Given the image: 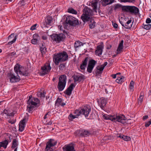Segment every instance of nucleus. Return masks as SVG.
<instances>
[{
    "label": "nucleus",
    "mask_w": 151,
    "mask_h": 151,
    "mask_svg": "<svg viewBox=\"0 0 151 151\" xmlns=\"http://www.w3.org/2000/svg\"><path fill=\"white\" fill-rule=\"evenodd\" d=\"M114 2V0H102L101 3L103 6H106L111 4Z\"/></svg>",
    "instance_id": "obj_26"
},
{
    "label": "nucleus",
    "mask_w": 151,
    "mask_h": 151,
    "mask_svg": "<svg viewBox=\"0 0 151 151\" xmlns=\"http://www.w3.org/2000/svg\"><path fill=\"white\" fill-rule=\"evenodd\" d=\"M16 113V111H13L12 112H11L9 110L5 109L1 113V115H3L4 114H6L9 116H13L14 114Z\"/></svg>",
    "instance_id": "obj_17"
},
{
    "label": "nucleus",
    "mask_w": 151,
    "mask_h": 151,
    "mask_svg": "<svg viewBox=\"0 0 151 151\" xmlns=\"http://www.w3.org/2000/svg\"><path fill=\"white\" fill-rule=\"evenodd\" d=\"M134 86V82L133 81H132L130 83L129 86Z\"/></svg>",
    "instance_id": "obj_60"
},
{
    "label": "nucleus",
    "mask_w": 151,
    "mask_h": 151,
    "mask_svg": "<svg viewBox=\"0 0 151 151\" xmlns=\"http://www.w3.org/2000/svg\"><path fill=\"white\" fill-rule=\"evenodd\" d=\"M75 85L73 83H71L66 90L64 91V93L68 96H70Z\"/></svg>",
    "instance_id": "obj_14"
},
{
    "label": "nucleus",
    "mask_w": 151,
    "mask_h": 151,
    "mask_svg": "<svg viewBox=\"0 0 151 151\" xmlns=\"http://www.w3.org/2000/svg\"><path fill=\"white\" fill-rule=\"evenodd\" d=\"M104 45L103 42H101L96 47V49L95 50V54L99 56H101L102 55Z\"/></svg>",
    "instance_id": "obj_11"
},
{
    "label": "nucleus",
    "mask_w": 151,
    "mask_h": 151,
    "mask_svg": "<svg viewBox=\"0 0 151 151\" xmlns=\"http://www.w3.org/2000/svg\"><path fill=\"white\" fill-rule=\"evenodd\" d=\"M76 18L71 16H69L68 17H67L65 21H66V23L65 24L66 25L68 24H72V21Z\"/></svg>",
    "instance_id": "obj_23"
},
{
    "label": "nucleus",
    "mask_w": 151,
    "mask_h": 151,
    "mask_svg": "<svg viewBox=\"0 0 151 151\" xmlns=\"http://www.w3.org/2000/svg\"><path fill=\"white\" fill-rule=\"evenodd\" d=\"M151 124V119L149 121L146 122L145 123V126L146 127H147Z\"/></svg>",
    "instance_id": "obj_47"
},
{
    "label": "nucleus",
    "mask_w": 151,
    "mask_h": 151,
    "mask_svg": "<svg viewBox=\"0 0 151 151\" xmlns=\"http://www.w3.org/2000/svg\"><path fill=\"white\" fill-rule=\"evenodd\" d=\"M105 137L106 138L105 139L108 140H111L113 138V137L111 136H109L108 137Z\"/></svg>",
    "instance_id": "obj_54"
},
{
    "label": "nucleus",
    "mask_w": 151,
    "mask_h": 151,
    "mask_svg": "<svg viewBox=\"0 0 151 151\" xmlns=\"http://www.w3.org/2000/svg\"><path fill=\"white\" fill-rule=\"evenodd\" d=\"M72 77L74 80L75 82H80L83 81L85 79V76L82 74H80L78 75L73 76Z\"/></svg>",
    "instance_id": "obj_13"
},
{
    "label": "nucleus",
    "mask_w": 151,
    "mask_h": 151,
    "mask_svg": "<svg viewBox=\"0 0 151 151\" xmlns=\"http://www.w3.org/2000/svg\"><path fill=\"white\" fill-rule=\"evenodd\" d=\"M88 65L94 67V60L93 59L89 60Z\"/></svg>",
    "instance_id": "obj_39"
},
{
    "label": "nucleus",
    "mask_w": 151,
    "mask_h": 151,
    "mask_svg": "<svg viewBox=\"0 0 151 151\" xmlns=\"http://www.w3.org/2000/svg\"><path fill=\"white\" fill-rule=\"evenodd\" d=\"M57 143V142L55 141L54 139H50L47 143L45 149L47 150H48L51 147L54 146Z\"/></svg>",
    "instance_id": "obj_15"
},
{
    "label": "nucleus",
    "mask_w": 151,
    "mask_h": 151,
    "mask_svg": "<svg viewBox=\"0 0 151 151\" xmlns=\"http://www.w3.org/2000/svg\"><path fill=\"white\" fill-rule=\"evenodd\" d=\"M68 12L70 13L75 14H77V12L72 7L68 9Z\"/></svg>",
    "instance_id": "obj_33"
},
{
    "label": "nucleus",
    "mask_w": 151,
    "mask_h": 151,
    "mask_svg": "<svg viewBox=\"0 0 151 151\" xmlns=\"http://www.w3.org/2000/svg\"><path fill=\"white\" fill-rule=\"evenodd\" d=\"M89 133V132L87 131H84L83 132L81 133V135L82 136L85 137L88 135Z\"/></svg>",
    "instance_id": "obj_41"
},
{
    "label": "nucleus",
    "mask_w": 151,
    "mask_h": 151,
    "mask_svg": "<svg viewBox=\"0 0 151 151\" xmlns=\"http://www.w3.org/2000/svg\"><path fill=\"white\" fill-rule=\"evenodd\" d=\"M50 113L49 112H47L46 114L44 117V119L45 120L46 118L47 117H49L50 116Z\"/></svg>",
    "instance_id": "obj_48"
},
{
    "label": "nucleus",
    "mask_w": 151,
    "mask_h": 151,
    "mask_svg": "<svg viewBox=\"0 0 151 151\" xmlns=\"http://www.w3.org/2000/svg\"><path fill=\"white\" fill-rule=\"evenodd\" d=\"M56 103H58L60 105L62 102V100L61 99L58 98L56 101Z\"/></svg>",
    "instance_id": "obj_50"
},
{
    "label": "nucleus",
    "mask_w": 151,
    "mask_h": 151,
    "mask_svg": "<svg viewBox=\"0 0 151 151\" xmlns=\"http://www.w3.org/2000/svg\"><path fill=\"white\" fill-rule=\"evenodd\" d=\"M83 45V44L81 42L79 41H77L74 43V47L75 49H76L81 45Z\"/></svg>",
    "instance_id": "obj_31"
},
{
    "label": "nucleus",
    "mask_w": 151,
    "mask_h": 151,
    "mask_svg": "<svg viewBox=\"0 0 151 151\" xmlns=\"http://www.w3.org/2000/svg\"><path fill=\"white\" fill-rule=\"evenodd\" d=\"M52 19V17L48 16L45 19V22L47 24L51 25Z\"/></svg>",
    "instance_id": "obj_32"
},
{
    "label": "nucleus",
    "mask_w": 151,
    "mask_h": 151,
    "mask_svg": "<svg viewBox=\"0 0 151 151\" xmlns=\"http://www.w3.org/2000/svg\"><path fill=\"white\" fill-rule=\"evenodd\" d=\"M124 76H122L121 77H119L116 80V83H121L123 82H124Z\"/></svg>",
    "instance_id": "obj_35"
},
{
    "label": "nucleus",
    "mask_w": 151,
    "mask_h": 151,
    "mask_svg": "<svg viewBox=\"0 0 151 151\" xmlns=\"http://www.w3.org/2000/svg\"><path fill=\"white\" fill-rule=\"evenodd\" d=\"M97 102L100 107L103 109L106 105L107 102L106 100L103 98H100L97 101Z\"/></svg>",
    "instance_id": "obj_16"
},
{
    "label": "nucleus",
    "mask_w": 151,
    "mask_h": 151,
    "mask_svg": "<svg viewBox=\"0 0 151 151\" xmlns=\"http://www.w3.org/2000/svg\"><path fill=\"white\" fill-rule=\"evenodd\" d=\"M96 76L98 77L100 76L104 69V68H102L100 66H98L96 67Z\"/></svg>",
    "instance_id": "obj_18"
},
{
    "label": "nucleus",
    "mask_w": 151,
    "mask_h": 151,
    "mask_svg": "<svg viewBox=\"0 0 151 151\" xmlns=\"http://www.w3.org/2000/svg\"><path fill=\"white\" fill-rule=\"evenodd\" d=\"M92 6L93 7V10H94V2L92 1L91 3Z\"/></svg>",
    "instance_id": "obj_63"
},
{
    "label": "nucleus",
    "mask_w": 151,
    "mask_h": 151,
    "mask_svg": "<svg viewBox=\"0 0 151 151\" xmlns=\"http://www.w3.org/2000/svg\"><path fill=\"white\" fill-rule=\"evenodd\" d=\"M143 98V96H142V95L140 96L139 98L138 99V104L139 103H141L142 102Z\"/></svg>",
    "instance_id": "obj_46"
},
{
    "label": "nucleus",
    "mask_w": 151,
    "mask_h": 151,
    "mask_svg": "<svg viewBox=\"0 0 151 151\" xmlns=\"http://www.w3.org/2000/svg\"><path fill=\"white\" fill-rule=\"evenodd\" d=\"M39 41H37V40H36L35 39H32L31 40V43L35 45H36L37 44L38 42Z\"/></svg>",
    "instance_id": "obj_45"
},
{
    "label": "nucleus",
    "mask_w": 151,
    "mask_h": 151,
    "mask_svg": "<svg viewBox=\"0 0 151 151\" xmlns=\"http://www.w3.org/2000/svg\"><path fill=\"white\" fill-rule=\"evenodd\" d=\"M40 48L41 52L42 55L45 53L46 48L45 44L44 42H42L40 46Z\"/></svg>",
    "instance_id": "obj_22"
},
{
    "label": "nucleus",
    "mask_w": 151,
    "mask_h": 151,
    "mask_svg": "<svg viewBox=\"0 0 151 151\" xmlns=\"http://www.w3.org/2000/svg\"><path fill=\"white\" fill-rule=\"evenodd\" d=\"M51 67L49 63H45L44 65L41 67V70L40 72V74L42 76H44L48 74L50 71Z\"/></svg>",
    "instance_id": "obj_7"
},
{
    "label": "nucleus",
    "mask_w": 151,
    "mask_h": 151,
    "mask_svg": "<svg viewBox=\"0 0 151 151\" xmlns=\"http://www.w3.org/2000/svg\"><path fill=\"white\" fill-rule=\"evenodd\" d=\"M91 109L89 106H85L81 109L76 110L74 112L76 115H74L71 114H70L68 116V119L70 120H72L75 118H77L81 114L85 115L86 117H87Z\"/></svg>",
    "instance_id": "obj_2"
},
{
    "label": "nucleus",
    "mask_w": 151,
    "mask_h": 151,
    "mask_svg": "<svg viewBox=\"0 0 151 151\" xmlns=\"http://www.w3.org/2000/svg\"><path fill=\"white\" fill-rule=\"evenodd\" d=\"M117 74H112L111 75V76L113 78H116Z\"/></svg>",
    "instance_id": "obj_61"
},
{
    "label": "nucleus",
    "mask_w": 151,
    "mask_h": 151,
    "mask_svg": "<svg viewBox=\"0 0 151 151\" xmlns=\"http://www.w3.org/2000/svg\"><path fill=\"white\" fill-rule=\"evenodd\" d=\"M19 73L20 75H22L25 76H27L29 75L28 70L27 69H26L23 71L19 70Z\"/></svg>",
    "instance_id": "obj_27"
},
{
    "label": "nucleus",
    "mask_w": 151,
    "mask_h": 151,
    "mask_svg": "<svg viewBox=\"0 0 151 151\" xmlns=\"http://www.w3.org/2000/svg\"><path fill=\"white\" fill-rule=\"evenodd\" d=\"M9 140L8 139H6L0 142V149L1 147H3L4 149H6L7 148V145L9 143Z\"/></svg>",
    "instance_id": "obj_21"
},
{
    "label": "nucleus",
    "mask_w": 151,
    "mask_h": 151,
    "mask_svg": "<svg viewBox=\"0 0 151 151\" xmlns=\"http://www.w3.org/2000/svg\"><path fill=\"white\" fill-rule=\"evenodd\" d=\"M118 137L126 141H129L131 139L130 137L128 136L120 135L118 136Z\"/></svg>",
    "instance_id": "obj_30"
},
{
    "label": "nucleus",
    "mask_w": 151,
    "mask_h": 151,
    "mask_svg": "<svg viewBox=\"0 0 151 151\" xmlns=\"http://www.w3.org/2000/svg\"><path fill=\"white\" fill-rule=\"evenodd\" d=\"M75 145L72 143L66 145L63 147L64 151H76L74 148Z\"/></svg>",
    "instance_id": "obj_12"
},
{
    "label": "nucleus",
    "mask_w": 151,
    "mask_h": 151,
    "mask_svg": "<svg viewBox=\"0 0 151 151\" xmlns=\"http://www.w3.org/2000/svg\"><path fill=\"white\" fill-rule=\"evenodd\" d=\"M151 27V24H147L146 25L144 24L143 28L147 30L149 29Z\"/></svg>",
    "instance_id": "obj_40"
},
{
    "label": "nucleus",
    "mask_w": 151,
    "mask_h": 151,
    "mask_svg": "<svg viewBox=\"0 0 151 151\" xmlns=\"http://www.w3.org/2000/svg\"><path fill=\"white\" fill-rule=\"evenodd\" d=\"M113 118H113V121L114 122L117 121L122 124H124L125 122V116L124 115L113 116Z\"/></svg>",
    "instance_id": "obj_9"
},
{
    "label": "nucleus",
    "mask_w": 151,
    "mask_h": 151,
    "mask_svg": "<svg viewBox=\"0 0 151 151\" xmlns=\"http://www.w3.org/2000/svg\"><path fill=\"white\" fill-rule=\"evenodd\" d=\"M148 118V116L147 115H146L144 116L142 118L143 120H145L147 119Z\"/></svg>",
    "instance_id": "obj_59"
},
{
    "label": "nucleus",
    "mask_w": 151,
    "mask_h": 151,
    "mask_svg": "<svg viewBox=\"0 0 151 151\" xmlns=\"http://www.w3.org/2000/svg\"><path fill=\"white\" fill-rule=\"evenodd\" d=\"M58 88L59 91H62L64 88L67 80V77L65 75L61 76L59 78Z\"/></svg>",
    "instance_id": "obj_5"
},
{
    "label": "nucleus",
    "mask_w": 151,
    "mask_h": 151,
    "mask_svg": "<svg viewBox=\"0 0 151 151\" xmlns=\"http://www.w3.org/2000/svg\"><path fill=\"white\" fill-rule=\"evenodd\" d=\"M93 68V66H90L88 65L87 69V71L89 73H91L92 70Z\"/></svg>",
    "instance_id": "obj_42"
},
{
    "label": "nucleus",
    "mask_w": 151,
    "mask_h": 151,
    "mask_svg": "<svg viewBox=\"0 0 151 151\" xmlns=\"http://www.w3.org/2000/svg\"><path fill=\"white\" fill-rule=\"evenodd\" d=\"M14 34H11L10 35H9L8 37V39H10V38H13V37H14V39H13V40H12L10 42H9L7 44L8 45H11L14 42L16 39H17V36H15L14 37Z\"/></svg>",
    "instance_id": "obj_25"
},
{
    "label": "nucleus",
    "mask_w": 151,
    "mask_h": 151,
    "mask_svg": "<svg viewBox=\"0 0 151 151\" xmlns=\"http://www.w3.org/2000/svg\"><path fill=\"white\" fill-rule=\"evenodd\" d=\"M151 22V20L150 18H147L146 21V22L147 24H149Z\"/></svg>",
    "instance_id": "obj_57"
},
{
    "label": "nucleus",
    "mask_w": 151,
    "mask_h": 151,
    "mask_svg": "<svg viewBox=\"0 0 151 151\" xmlns=\"http://www.w3.org/2000/svg\"><path fill=\"white\" fill-rule=\"evenodd\" d=\"M14 70L15 73L18 74V72H19V70H20V65L18 64L16 65L14 67Z\"/></svg>",
    "instance_id": "obj_37"
},
{
    "label": "nucleus",
    "mask_w": 151,
    "mask_h": 151,
    "mask_svg": "<svg viewBox=\"0 0 151 151\" xmlns=\"http://www.w3.org/2000/svg\"><path fill=\"white\" fill-rule=\"evenodd\" d=\"M8 122L9 123H11V124H14L15 123V121H12L11 120H9L8 121Z\"/></svg>",
    "instance_id": "obj_64"
},
{
    "label": "nucleus",
    "mask_w": 151,
    "mask_h": 151,
    "mask_svg": "<svg viewBox=\"0 0 151 151\" xmlns=\"http://www.w3.org/2000/svg\"><path fill=\"white\" fill-rule=\"evenodd\" d=\"M131 20H129L124 25L125 28L129 29L132 27V24L131 23Z\"/></svg>",
    "instance_id": "obj_28"
},
{
    "label": "nucleus",
    "mask_w": 151,
    "mask_h": 151,
    "mask_svg": "<svg viewBox=\"0 0 151 151\" xmlns=\"http://www.w3.org/2000/svg\"><path fill=\"white\" fill-rule=\"evenodd\" d=\"M26 121V119L24 118L21 120L19 122V131L21 132L24 130L25 124Z\"/></svg>",
    "instance_id": "obj_20"
},
{
    "label": "nucleus",
    "mask_w": 151,
    "mask_h": 151,
    "mask_svg": "<svg viewBox=\"0 0 151 151\" xmlns=\"http://www.w3.org/2000/svg\"><path fill=\"white\" fill-rule=\"evenodd\" d=\"M50 37L53 41H55L57 43L63 41L66 37L65 34L62 33L59 34H53L50 35Z\"/></svg>",
    "instance_id": "obj_6"
},
{
    "label": "nucleus",
    "mask_w": 151,
    "mask_h": 151,
    "mask_svg": "<svg viewBox=\"0 0 151 151\" xmlns=\"http://www.w3.org/2000/svg\"><path fill=\"white\" fill-rule=\"evenodd\" d=\"M124 42L123 40H122L119 43L118 48L116 50V52L117 54L120 53L122 51L123 48V44Z\"/></svg>",
    "instance_id": "obj_24"
},
{
    "label": "nucleus",
    "mask_w": 151,
    "mask_h": 151,
    "mask_svg": "<svg viewBox=\"0 0 151 151\" xmlns=\"http://www.w3.org/2000/svg\"><path fill=\"white\" fill-rule=\"evenodd\" d=\"M121 6V5L119 4H117L115 6V7L114 9V10H116L117 9L120 8Z\"/></svg>",
    "instance_id": "obj_52"
},
{
    "label": "nucleus",
    "mask_w": 151,
    "mask_h": 151,
    "mask_svg": "<svg viewBox=\"0 0 151 151\" xmlns=\"http://www.w3.org/2000/svg\"><path fill=\"white\" fill-rule=\"evenodd\" d=\"M83 13L81 17V19L84 23L90 21L91 24H90L89 27L93 28L94 27V21L92 18L93 15L92 10L88 8H84L83 10Z\"/></svg>",
    "instance_id": "obj_1"
},
{
    "label": "nucleus",
    "mask_w": 151,
    "mask_h": 151,
    "mask_svg": "<svg viewBox=\"0 0 151 151\" xmlns=\"http://www.w3.org/2000/svg\"><path fill=\"white\" fill-rule=\"evenodd\" d=\"M33 39H35L38 41H39V40L40 39V38L39 36V35L37 33L34 34L33 35Z\"/></svg>",
    "instance_id": "obj_38"
},
{
    "label": "nucleus",
    "mask_w": 151,
    "mask_h": 151,
    "mask_svg": "<svg viewBox=\"0 0 151 151\" xmlns=\"http://www.w3.org/2000/svg\"><path fill=\"white\" fill-rule=\"evenodd\" d=\"M8 76L10 80V81L11 83H14L19 81L20 80V77L19 76H16L11 73H8Z\"/></svg>",
    "instance_id": "obj_10"
},
{
    "label": "nucleus",
    "mask_w": 151,
    "mask_h": 151,
    "mask_svg": "<svg viewBox=\"0 0 151 151\" xmlns=\"http://www.w3.org/2000/svg\"><path fill=\"white\" fill-rule=\"evenodd\" d=\"M34 100L31 101H27V104L28 105L27 106V109L29 113H32L35 107H37V103L34 101Z\"/></svg>",
    "instance_id": "obj_8"
},
{
    "label": "nucleus",
    "mask_w": 151,
    "mask_h": 151,
    "mask_svg": "<svg viewBox=\"0 0 151 151\" xmlns=\"http://www.w3.org/2000/svg\"><path fill=\"white\" fill-rule=\"evenodd\" d=\"M19 4L21 6H23L25 5L26 4L25 3V1L24 0H22L19 3Z\"/></svg>",
    "instance_id": "obj_51"
},
{
    "label": "nucleus",
    "mask_w": 151,
    "mask_h": 151,
    "mask_svg": "<svg viewBox=\"0 0 151 151\" xmlns=\"http://www.w3.org/2000/svg\"><path fill=\"white\" fill-rule=\"evenodd\" d=\"M45 93L43 92V93H40V96L41 97L44 98L45 97Z\"/></svg>",
    "instance_id": "obj_58"
},
{
    "label": "nucleus",
    "mask_w": 151,
    "mask_h": 151,
    "mask_svg": "<svg viewBox=\"0 0 151 151\" xmlns=\"http://www.w3.org/2000/svg\"><path fill=\"white\" fill-rule=\"evenodd\" d=\"M122 10L125 12L129 13L132 15H136L139 13L138 8L134 6H123Z\"/></svg>",
    "instance_id": "obj_4"
},
{
    "label": "nucleus",
    "mask_w": 151,
    "mask_h": 151,
    "mask_svg": "<svg viewBox=\"0 0 151 151\" xmlns=\"http://www.w3.org/2000/svg\"><path fill=\"white\" fill-rule=\"evenodd\" d=\"M79 24V22L78 20L76 19H75L73 21H72V24H70L69 25L73 26H76L77 25H78Z\"/></svg>",
    "instance_id": "obj_34"
},
{
    "label": "nucleus",
    "mask_w": 151,
    "mask_h": 151,
    "mask_svg": "<svg viewBox=\"0 0 151 151\" xmlns=\"http://www.w3.org/2000/svg\"><path fill=\"white\" fill-rule=\"evenodd\" d=\"M99 0H95V12H97L98 10L97 8V4Z\"/></svg>",
    "instance_id": "obj_49"
},
{
    "label": "nucleus",
    "mask_w": 151,
    "mask_h": 151,
    "mask_svg": "<svg viewBox=\"0 0 151 151\" xmlns=\"http://www.w3.org/2000/svg\"><path fill=\"white\" fill-rule=\"evenodd\" d=\"M103 119H109L113 121V116L107 115H104L102 117Z\"/></svg>",
    "instance_id": "obj_36"
},
{
    "label": "nucleus",
    "mask_w": 151,
    "mask_h": 151,
    "mask_svg": "<svg viewBox=\"0 0 151 151\" xmlns=\"http://www.w3.org/2000/svg\"><path fill=\"white\" fill-rule=\"evenodd\" d=\"M66 65V63L60 64V70H63L65 67Z\"/></svg>",
    "instance_id": "obj_43"
},
{
    "label": "nucleus",
    "mask_w": 151,
    "mask_h": 151,
    "mask_svg": "<svg viewBox=\"0 0 151 151\" xmlns=\"http://www.w3.org/2000/svg\"><path fill=\"white\" fill-rule=\"evenodd\" d=\"M18 142L17 139H13L11 148L12 149H14L18 146Z\"/></svg>",
    "instance_id": "obj_29"
},
{
    "label": "nucleus",
    "mask_w": 151,
    "mask_h": 151,
    "mask_svg": "<svg viewBox=\"0 0 151 151\" xmlns=\"http://www.w3.org/2000/svg\"><path fill=\"white\" fill-rule=\"evenodd\" d=\"M68 55L65 51L59 53L57 54H54L53 57V61L56 65H58L59 62H63L68 59Z\"/></svg>",
    "instance_id": "obj_3"
},
{
    "label": "nucleus",
    "mask_w": 151,
    "mask_h": 151,
    "mask_svg": "<svg viewBox=\"0 0 151 151\" xmlns=\"http://www.w3.org/2000/svg\"><path fill=\"white\" fill-rule=\"evenodd\" d=\"M66 23V21L65 20V22L64 23V28L65 29H67L68 24L66 25V24H65Z\"/></svg>",
    "instance_id": "obj_62"
},
{
    "label": "nucleus",
    "mask_w": 151,
    "mask_h": 151,
    "mask_svg": "<svg viewBox=\"0 0 151 151\" xmlns=\"http://www.w3.org/2000/svg\"><path fill=\"white\" fill-rule=\"evenodd\" d=\"M108 64V63L107 62H105L103 64L100 65L101 67H102V68H103L104 69V68Z\"/></svg>",
    "instance_id": "obj_56"
},
{
    "label": "nucleus",
    "mask_w": 151,
    "mask_h": 151,
    "mask_svg": "<svg viewBox=\"0 0 151 151\" xmlns=\"http://www.w3.org/2000/svg\"><path fill=\"white\" fill-rule=\"evenodd\" d=\"M112 25L114 28H117L118 27V25L116 23H114L113 22H112Z\"/></svg>",
    "instance_id": "obj_55"
},
{
    "label": "nucleus",
    "mask_w": 151,
    "mask_h": 151,
    "mask_svg": "<svg viewBox=\"0 0 151 151\" xmlns=\"http://www.w3.org/2000/svg\"><path fill=\"white\" fill-rule=\"evenodd\" d=\"M32 96L30 95L29 96V99L28 101H30L31 100H34V101H36L37 102L38 101H39L38 99H37V98L35 99L34 98H33V99H32Z\"/></svg>",
    "instance_id": "obj_44"
},
{
    "label": "nucleus",
    "mask_w": 151,
    "mask_h": 151,
    "mask_svg": "<svg viewBox=\"0 0 151 151\" xmlns=\"http://www.w3.org/2000/svg\"><path fill=\"white\" fill-rule=\"evenodd\" d=\"M37 25V24H35L32 25L30 28V29L32 30H35L36 29L35 27Z\"/></svg>",
    "instance_id": "obj_53"
},
{
    "label": "nucleus",
    "mask_w": 151,
    "mask_h": 151,
    "mask_svg": "<svg viewBox=\"0 0 151 151\" xmlns=\"http://www.w3.org/2000/svg\"><path fill=\"white\" fill-rule=\"evenodd\" d=\"M89 60V58L88 57H86L84 60L82 61V64L80 66V68L82 70H84L85 67H86L87 65V62Z\"/></svg>",
    "instance_id": "obj_19"
}]
</instances>
